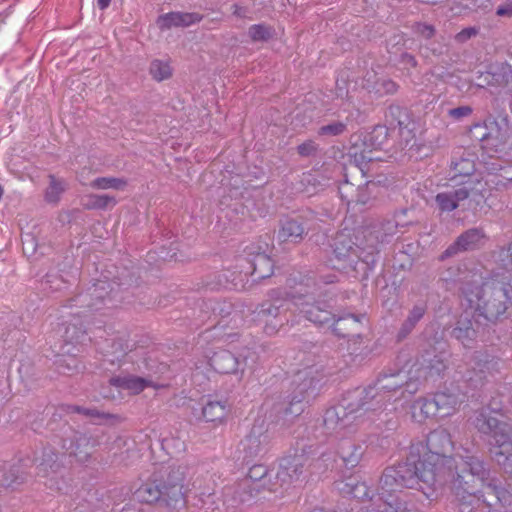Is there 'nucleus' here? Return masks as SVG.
Here are the masks:
<instances>
[{
  "instance_id": "obj_57",
  "label": "nucleus",
  "mask_w": 512,
  "mask_h": 512,
  "mask_svg": "<svg viewBox=\"0 0 512 512\" xmlns=\"http://www.w3.org/2000/svg\"><path fill=\"white\" fill-rule=\"evenodd\" d=\"M337 89L339 90L338 95L342 96V91L345 89V87L340 86L339 80L336 81Z\"/></svg>"
},
{
  "instance_id": "obj_13",
  "label": "nucleus",
  "mask_w": 512,
  "mask_h": 512,
  "mask_svg": "<svg viewBox=\"0 0 512 512\" xmlns=\"http://www.w3.org/2000/svg\"><path fill=\"white\" fill-rule=\"evenodd\" d=\"M451 183L450 190L440 192L435 197V202L441 212H451L459 206L460 202L467 199L479 204L489 194L486 183H476L473 186L471 181L456 182V179H453Z\"/></svg>"
},
{
  "instance_id": "obj_12",
  "label": "nucleus",
  "mask_w": 512,
  "mask_h": 512,
  "mask_svg": "<svg viewBox=\"0 0 512 512\" xmlns=\"http://www.w3.org/2000/svg\"><path fill=\"white\" fill-rule=\"evenodd\" d=\"M323 376L315 366L299 370L293 378L292 390L288 396L287 415H300L305 408V401L312 396L318 388Z\"/></svg>"
},
{
  "instance_id": "obj_22",
  "label": "nucleus",
  "mask_w": 512,
  "mask_h": 512,
  "mask_svg": "<svg viewBox=\"0 0 512 512\" xmlns=\"http://www.w3.org/2000/svg\"><path fill=\"white\" fill-rule=\"evenodd\" d=\"M227 400H208L202 407V416L206 422L222 425L230 412Z\"/></svg>"
},
{
  "instance_id": "obj_44",
  "label": "nucleus",
  "mask_w": 512,
  "mask_h": 512,
  "mask_svg": "<svg viewBox=\"0 0 512 512\" xmlns=\"http://www.w3.org/2000/svg\"><path fill=\"white\" fill-rule=\"evenodd\" d=\"M317 150L318 145L312 140H307L297 147L298 153L303 157L312 156L317 152Z\"/></svg>"
},
{
  "instance_id": "obj_60",
  "label": "nucleus",
  "mask_w": 512,
  "mask_h": 512,
  "mask_svg": "<svg viewBox=\"0 0 512 512\" xmlns=\"http://www.w3.org/2000/svg\"><path fill=\"white\" fill-rule=\"evenodd\" d=\"M333 282H334V279H329V280L327 281V283H333Z\"/></svg>"
},
{
  "instance_id": "obj_29",
  "label": "nucleus",
  "mask_w": 512,
  "mask_h": 512,
  "mask_svg": "<svg viewBox=\"0 0 512 512\" xmlns=\"http://www.w3.org/2000/svg\"><path fill=\"white\" fill-rule=\"evenodd\" d=\"M434 415L438 414L433 399L418 398L411 405V417L418 423Z\"/></svg>"
},
{
  "instance_id": "obj_18",
  "label": "nucleus",
  "mask_w": 512,
  "mask_h": 512,
  "mask_svg": "<svg viewBox=\"0 0 512 512\" xmlns=\"http://www.w3.org/2000/svg\"><path fill=\"white\" fill-rule=\"evenodd\" d=\"M485 239V234L480 228H471L457 237L442 254L441 259L451 257L459 252L479 248Z\"/></svg>"
},
{
  "instance_id": "obj_11",
  "label": "nucleus",
  "mask_w": 512,
  "mask_h": 512,
  "mask_svg": "<svg viewBox=\"0 0 512 512\" xmlns=\"http://www.w3.org/2000/svg\"><path fill=\"white\" fill-rule=\"evenodd\" d=\"M471 137L481 142V147L490 157L502 158L506 155L508 140L512 129L506 118L488 119L483 123L475 124L471 130Z\"/></svg>"
},
{
  "instance_id": "obj_23",
  "label": "nucleus",
  "mask_w": 512,
  "mask_h": 512,
  "mask_svg": "<svg viewBox=\"0 0 512 512\" xmlns=\"http://www.w3.org/2000/svg\"><path fill=\"white\" fill-rule=\"evenodd\" d=\"M447 368V359L444 354L441 353L431 358H424L418 372L425 380L435 381L444 376Z\"/></svg>"
},
{
  "instance_id": "obj_1",
  "label": "nucleus",
  "mask_w": 512,
  "mask_h": 512,
  "mask_svg": "<svg viewBox=\"0 0 512 512\" xmlns=\"http://www.w3.org/2000/svg\"><path fill=\"white\" fill-rule=\"evenodd\" d=\"M421 445H412L405 461L385 469L380 480V492L370 497L358 512H412L404 489L427 490L451 484L459 499L476 495L478 484L487 487L499 500L505 490L490 478L483 461L468 450H454L450 433L442 428L431 431L426 438V451Z\"/></svg>"
},
{
  "instance_id": "obj_24",
  "label": "nucleus",
  "mask_w": 512,
  "mask_h": 512,
  "mask_svg": "<svg viewBox=\"0 0 512 512\" xmlns=\"http://www.w3.org/2000/svg\"><path fill=\"white\" fill-rule=\"evenodd\" d=\"M208 362L211 368L217 373L229 374L237 373L238 358L227 350H219L208 356Z\"/></svg>"
},
{
  "instance_id": "obj_30",
  "label": "nucleus",
  "mask_w": 512,
  "mask_h": 512,
  "mask_svg": "<svg viewBox=\"0 0 512 512\" xmlns=\"http://www.w3.org/2000/svg\"><path fill=\"white\" fill-rule=\"evenodd\" d=\"M353 185L346 182L344 185L339 187V193L341 195L342 200H345L347 202V205L350 206L352 203L356 204H362L365 205L370 200V194L373 192L375 188H377L376 183L374 182H367L365 186L358 188V194L356 196V199H350L348 198V195L344 194V190L352 189Z\"/></svg>"
},
{
  "instance_id": "obj_19",
  "label": "nucleus",
  "mask_w": 512,
  "mask_h": 512,
  "mask_svg": "<svg viewBox=\"0 0 512 512\" xmlns=\"http://www.w3.org/2000/svg\"><path fill=\"white\" fill-rule=\"evenodd\" d=\"M280 307V305L265 302L254 311V320L264 324L263 329L267 335L275 334L284 324V319L280 317Z\"/></svg>"
},
{
  "instance_id": "obj_15",
  "label": "nucleus",
  "mask_w": 512,
  "mask_h": 512,
  "mask_svg": "<svg viewBox=\"0 0 512 512\" xmlns=\"http://www.w3.org/2000/svg\"><path fill=\"white\" fill-rule=\"evenodd\" d=\"M271 437L264 422L255 423L240 443L245 460L264 455L270 447Z\"/></svg>"
},
{
  "instance_id": "obj_43",
  "label": "nucleus",
  "mask_w": 512,
  "mask_h": 512,
  "mask_svg": "<svg viewBox=\"0 0 512 512\" xmlns=\"http://www.w3.org/2000/svg\"><path fill=\"white\" fill-rule=\"evenodd\" d=\"M472 112L473 109L470 106L465 105L450 109L448 111V116L454 120L459 121L465 117L470 116Z\"/></svg>"
},
{
  "instance_id": "obj_26",
  "label": "nucleus",
  "mask_w": 512,
  "mask_h": 512,
  "mask_svg": "<svg viewBox=\"0 0 512 512\" xmlns=\"http://www.w3.org/2000/svg\"><path fill=\"white\" fill-rule=\"evenodd\" d=\"M305 228L295 219L287 218L281 222L277 237L280 242L297 243L302 240Z\"/></svg>"
},
{
  "instance_id": "obj_25",
  "label": "nucleus",
  "mask_w": 512,
  "mask_h": 512,
  "mask_svg": "<svg viewBox=\"0 0 512 512\" xmlns=\"http://www.w3.org/2000/svg\"><path fill=\"white\" fill-rule=\"evenodd\" d=\"M427 312V305L424 302L415 304L408 312L406 319L403 321L398 333L397 339H405L416 327L419 321Z\"/></svg>"
},
{
  "instance_id": "obj_5",
  "label": "nucleus",
  "mask_w": 512,
  "mask_h": 512,
  "mask_svg": "<svg viewBox=\"0 0 512 512\" xmlns=\"http://www.w3.org/2000/svg\"><path fill=\"white\" fill-rule=\"evenodd\" d=\"M186 471L184 466L172 467L165 476L143 483L135 491V499L147 504L160 503L168 508L185 506Z\"/></svg>"
},
{
  "instance_id": "obj_41",
  "label": "nucleus",
  "mask_w": 512,
  "mask_h": 512,
  "mask_svg": "<svg viewBox=\"0 0 512 512\" xmlns=\"http://www.w3.org/2000/svg\"><path fill=\"white\" fill-rule=\"evenodd\" d=\"M346 124L341 121H335L330 124L324 125L319 128L318 134L321 136L330 135V136H338L345 132Z\"/></svg>"
},
{
  "instance_id": "obj_53",
  "label": "nucleus",
  "mask_w": 512,
  "mask_h": 512,
  "mask_svg": "<svg viewBox=\"0 0 512 512\" xmlns=\"http://www.w3.org/2000/svg\"><path fill=\"white\" fill-rule=\"evenodd\" d=\"M496 14L501 17H512V4L507 3L499 6L496 10Z\"/></svg>"
},
{
  "instance_id": "obj_7",
  "label": "nucleus",
  "mask_w": 512,
  "mask_h": 512,
  "mask_svg": "<svg viewBox=\"0 0 512 512\" xmlns=\"http://www.w3.org/2000/svg\"><path fill=\"white\" fill-rule=\"evenodd\" d=\"M94 444L85 435H75L71 439H65L62 445L61 458L51 447L43 449L41 457L36 459V472L38 476L47 477L55 474L63 463V458L68 457L69 464L86 463L93 452Z\"/></svg>"
},
{
  "instance_id": "obj_33",
  "label": "nucleus",
  "mask_w": 512,
  "mask_h": 512,
  "mask_svg": "<svg viewBox=\"0 0 512 512\" xmlns=\"http://www.w3.org/2000/svg\"><path fill=\"white\" fill-rule=\"evenodd\" d=\"M117 203L115 197L107 194H90L86 196L84 206L87 209H106L115 206Z\"/></svg>"
},
{
  "instance_id": "obj_54",
  "label": "nucleus",
  "mask_w": 512,
  "mask_h": 512,
  "mask_svg": "<svg viewBox=\"0 0 512 512\" xmlns=\"http://www.w3.org/2000/svg\"><path fill=\"white\" fill-rule=\"evenodd\" d=\"M96 1H97V6L100 10H106L111 3V0H96Z\"/></svg>"
},
{
  "instance_id": "obj_36",
  "label": "nucleus",
  "mask_w": 512,
  "mask_h": 512,
  "mask_svg": "<svg viewBox=\"0 0 512 512\" xmlns=\"http://www.w3.org/2000/svg\"><path fill=\"white\" fill-rule=\"evenodd\" d=\"M488 76H491L495 82L488 81V84L501 85L502 83H507L512 78V66L508 63H502L496 67L492 68L491 72L487 73Z\"/></svg>"
},
{
  "instance_id": "obj_28",
  "label": "nucleus",
  "mask_w": 512,
  "mask_h": 512,
  "mask_svg": "<svg viewBox=\"0 0 512 512\" xmlns=\"http://www.w3.org/2000/svg\"><path fill=\"white\" fill-rule=\"evenodd\" d=\"M337 489L344 494L355 499L363 500L369 497V487L364 482L358 481L356 478H348L336 483Z\"/></svg>"
},
{
  "instance_id": "obj_3",
  "label": "nucleus",
  "mask_w": 512,
  "mask_h": 512,
  "mask_svg": "<svg viewBox=\"0 0 512 512\" xmlns=\"http://www.w3.org/2000/svg\"><path fill=\"white\" fill-rule=\"evenodd\" d=\"M360 412L354 404L342 400L335 406L328 408L324 414V428L328 435L339 441L337 453L346 467H356L362 458L361 445L350 441L358 430Z\"/></svg>"
},
{
  "instance_id": "obj_20",
  "label": "nucleus",
  "mask_w": 512,
  "mask_h": 512,
  "mask_svg": "<svg viewBox=\"0 0 512 512\" xmlns=\"http://www.w3.org/2000/svg\"><path fill=\"white\" fill-rule=\"evenodd\" d=\"M246 254L252 258L247 259L249 268L245 271V275H256L258 279H265L272 275L274 264L267 254L256 251L254 246L247 247Z\"/></svg>"
},
{
  "instance_id": "obj_6",
  "label": "nucleus",
  "mask_w": 512,
  "mask_h": 512,
  "mask_svg": "<svg viewBox=\"0 0 512 512\" xmlns=\"http://www.w3.org/2000/svg\"><path fill=\"white\" fill-rule=\"evenodd\" d=\"M301 292L302 289L296 293L286 292L284 300L290 301L295 310L314 324L323 325L333 320L332 331L338 337H349L365 317L364 315L346 314L336 318L326 302H315L311 295Z\"/></svg>"
},
{
  "instance_id": "obj_32",
  "label": "nucleus",
  "mask_w": 512,
  "mask_h": 512,
  "mask_svg": "<svg viewBox=\"0 0 512 512\" xmlns=\"http://www.w3.org/2000/svg\"><path fill=\"white\" fill-rule=\"evenodd\" d=\"M452 335L460 341L464 347H470L476 338V331L472 327L470 320H459L452 331Z\"/></svg>"
},
{
  "instance_id": "obj_48",
  "label": "nucleus",
  "mask_w": 512,
  "mask_h": 512,
  "mask_svg": "<svg viewBox=\"0 0 512 512\" xmlns=\"http://www.w3.org/2000/svg\"><path fill=\"white\" fill-rule=\"evenodd\" d=\"M415 31L426 39H430L435 34V29L432 25L423 23H417L415 26Z\"/></svg>"
},
{
  "instance_id": "obj_27",
  "label": "nucleus",
  "mask_w": 512,
  "mask_h": 512,
  "mask_svg": "<svg viewBox=\"0 0 512 512\" xmlns=\"http://www.w3.org/2000/svg\"><path fill=\"white\" fill-rule=\"evenodd\" d=\"M110 384L120 390H127L131 394H138L150 386L151 382L142 377L127 375L112 377Z\"/></svg>"
},
{
  "instance_id": "obj_31",
  "label": "nucleus",
  "mask_w": 512,
  "mask_h": 512,
  "mask_svg": "<svg viewBox=\"0 0 512 512\" xmlns=\"http://www.w3.org/2000/svg\"><path fill=\"white\" fill-rule=\"evenodd\" d=\"M48 179L49 185L44 192V199L47 203L57 204L67 189V183L64 179L58 178L53 174H50Z\"/></svg>"
},
{
  "instance_id": "obj_45",
  "label": "nucleus",
  "mask_w": 512,
  "mask_h": 512,
  "mask_svg": "<svg viewBox=\"0 0 512 512\" xmlns=\"http://www.w3.org/2000/svg\"><path fill=\"white\" fill-rule=\"evenodd\" d=\"M498 259L504 267L510 266L512 268V243L499 250Z\"/></svg>"
},
{
  "instance_id": "obj_37",
  "label": "nucleus",
  "mask_w": 512,
  "mask_h": 512,
  "mask_svg": "<svg viewBox=\"0 0 512 512\" xmlns=\"http://www.w3.org/2000/svg\"><path fill=\"white\" fill-rule=\"evenodd\" d=\"M267 474L268 469L266 466L262 464H257L250 467L247 474L248 478L254 483L260 482V484L254 487L253 489L259 491L260 489L266 488L265 477L267 476Z\"/></svg>"
},
{
  "instance_id": "obj_51",
  "label": "nucleus",
  "mask_w": 512,
  "mask_h": 512,
  "mask_svg": "<svg viewBox=\"0 0 512 512\" xmlns=\"http://www.w3.org/2000/svg\"><path fill=\"white\" fill-rule=\"evenodd\" d=\"M68 360L69 363H66L65 365L64 363L66 360L59 361L58 368L61 372H73L77 368L76 360L74 358H69Z\"/></svg>"
},
{
  "instance_id": "obj_50",
  "label": "nucleus",
  "mask_w": 512,
  "mask_h": 512,
  "mask_svg": "<svg viewBox=\"0 0 512 512\" xmlns=\"http://www.w3.org/2000/svg\"><path fill=\"white\" fill-rule=\"evenodd\" d=\"M400 63L405 67V68H414L416 67L417 65V61L415 59V57L409 53H403L401 55V58H400Z\"/></svg>"
},
{
  "instance_id": "obj_21",
  "label": "nucleus",
  "mask_w": 512,
  "mask_h": 512,
  "mask_svg": "<svg viewBox=\"0 0 512 512\" xmlns=\"http://www.w3.org/2000/svg\"><path fill=\"white\" fill-rule=\"evenodd\" d=\"M201 20L202 16L198 13L169 12L160 15L156 23L160 30H168L172 27H188Z\"/></svg>"
},
{
  "instance_id": "obj_2",
  "label": "nucleus",
  "mask_w": 512,
  "mask_h": 512,
  "mask_svg": "<svg viewBox=\"0 0 512 512\" xmlns=\"http://www.w3.org/2000/svg\"><path fill=\"white\" fill-rule=\"evenodd\" d=\"M458 289L467 306L489 321L502 316L512 302V271L500 268L483 277L469 271L458 279Z\"/></svg>"
},
{
  "instance_id": "obj_42",
  "label": "nucleus",
  "mask_w": 512,
  "mask_h": 512,
  "mask_svg": "<svg viewBox=\"0 0 512 512\" xmlns=\"http://www.w3.org/2000/svg\"><path fill=\"white\" fill-rule=\"evenodd\" d=\"M388 131L384 125H378L373 129L371 140L378 148H382L386 144Z\"/></svg>"
},
{
  "instance_id": "obj_47",
  "label": "nucleus",
  "mask_w": 512,
  "mask_h": 512,
  "mask_svg": "<svg viewBox=\"0 0 512 512\" xmlns=\"http://www.w3.org/2000/svg\"><path fill=\"white\" fill-rule=\"evenodd\" d=\"M397 229V224L394 221H387L383 224L382 230L384 231V234L380 237V242L387 241L388 236H392L395 234V231ZM375 238L379 241V236H375Z\"/></svg>"
},
{
  "instance_id": "obj_4",
  "label": "nucleus",
  "mask_w": 512,
  "mask_h": 512,
  "mask_svg": "<svg viewBox=\"0 0 512 512\" xmlns=\"http://www.w3.org/2000/svg\"><path fill=\"white\" fill-rule=\"evenodd\" d=\"M419 387V381L409 379L404 371L384 372L373 386L363 391L364 396L354 404V408L358 409V412L386 409L393 401V409L397 410L410 400Z\"/></svg>"
},
{
  "instance_id": "obj_38",
  "label": "nucleus",
  "mask_w": 512,
  "mask_h": 512,
  "mask_svg": "<svg viewBox=\"0 0 512 512\" xmlns=\"http://www.w3.org/2000/svg\"><path fill=\"white\" fill-rule=\"evenodd\" d=\"M18 467H11L9 475L5 472L3 467H0V485L10 487L14 484H20L23 481V476L19 475Z\"/></svg>"
},
{
  "instance_id": "obj_8",
  "label": "nucleus",
  "mask_w": 512,
  "mask_h": 512,
  "mask_svg": "<svg viewBox=\"0 0 512 512\" xmlns=\"http://www.w3.org/2000/svg\"><path fill=\"white\" fill-rule=\"evenodd\" d=\"M473 426L483 435L491 437L495 446L500 449L495 453L496 460L505 471L512 473V427L493 416V411L486 407L476 411Z\"/></svg>"
},
{
  "instance_id": "obj_49",
  "label": "nucleus",
  "mask_w": 512,
  "mask_h": 512,
  "mask_svg": "<svg viewBox=\"0 0 512 512\" xmlns=\"http://www.w3.org/2000/svg\"><path fill=\"white\" fill-rule=\"evenodd\" d=\"M80 414H83V415H85L87 417H91V418H105V419L114 418V415H112V414L100 412L97 409H89V408H82V412Z\"/></svg>"
},
{
  "instance_id": "obj_56",
  "label": "nucleus",
  "mask_w": 512,
  "mask_h": 512,
  "mask_svg": "<svg viewBox=\"0 0 512 512\" xmlns=\"http://www.w3.org/2000/svg\"><path fill=\"white\" fill-rule=\"evenodd\" d=\"M241 10H242L241 7H239L238 5H234V14L235 15L241 16L242 15Z\"/></svg>"
},
{
  "instance_id": "obj_17",
  "label": "nucleus",
  "mask_w": 512,
  "mask_h": 512,
  "mask_svg": "<svg viewBox=\"0 0 512 512\" xmlns=\"http://www.w3.org/2000/svg\"><path fill=\"white\" fill-rule=\"evenodd\" d=\"M432 399L437 414L440 417H447L458 411L464 401V395L458 388H445L436 392Z\"/></svg>"
},
{
  "instance_id": "obj_46",
  "label": "nucleus",
  "mask_w": 512,
  "mask_h": 512,
  "mask_svg": "<svg viewBox=\"0 0 512 512\" xmlns=\"http://www.w3.org/2000/svg\"><path fill=\"white\" fill-rule=\"evenodd\" d=\"M162 445L165 449L175 448L173 453H181L185 451V443L177 438H166L163 440Z\"/></svg>"
},
{
  "instance_id": "obj_39",
  "label": "nucleus",
  "mask_w": 512,
  "mask_h": 512,
  "mask_svg": "<svg viewBox=\"0 0 512 512\" xmlns=\"http://www.w3.org/2000/svg\"><path fill=\"white\" fill-rule=\"evenodd\" d=\"M371 91H374L378 96L387 94H394L398 90V85L390 79H379L373 87H368Z\"/></svg>"
},
{
  "instance_id": "obj_16",
  "label": "nucleus",
  "mask_w": 512,
  "mask_h": 512,
  "mask_svg": "<svg viewBox=\"0 0 512 512\" xmlns=\"http://www.w3.org/2000/svg\"><path fill=\"white\" fill-rule=\"evenodd\" d=\"M475 164H476V155L469 151H463L461 155L454 156L451 161V169L454 172V175L451 177L450 181L456 179V182H468L471 181L473 186L476 183H486L488 182L484 180L479 174L475 173Z\"/></svg>"
},
{
  "instance_id": "obj_9",
  "label": "nucleus",
  "mask_w": 512,
  "mask_h": 512,
  "mask_svg": "<svg viewBox=\"0 0 512 512\" xmlns=\"http://www.w3.org/2000/svg\"><path fill=\"white\" fill-rule=\"evenodd\" d=\"M106 286H109L106 281L98 280L93 285L92 291L90 293L79 294L76 298L69 301V308H84V310L71 312L70 315L72 316V319L62 323L63 337L65 342L61 349L62 355L71 354V350L67 346L70 344H78L84 339L86 330L83 329V321L80 320V318L83 316L86 317L87 311H90L93 308L95 310L98 309L95 303H91L92 297H94L96 300L104 299L102 291L106 289Z\"/></svg>"
},
{
  "instance_id": "obj_59",
  "label": "nucleus",
  "mask_w": 512,
  "mask_h": 512,
  "mask_svg": "<svg viewBox=\"0 0 512 512\" xmlns=\"http://www.w3.org/2000/svg\"><path fill=\"white\" fill-rule=\"evenodd\" d=\"M313 512H323V510L322 509H315V510H313Z\"/></svg>"
},
{
  "instance_id": "obj_34",
  "label": "nucleus",
  "mask_w": 512,
  "mask_h": 512,
  "mask_svg": "<svg viewBox=\"0 0 512 512\" xmlns=\"http://www.w3.org/2000/svg\"><path fill=\"white\" fill-rule=\"evenodd\" d=\"M149 72L154 80L160 82L171 77L172 68L168 61L155 59L150 63Z\"/></svg>"
},
{
  "instance_id": "obj_14",
  "label": "nucleus",
  "mask_w": 512,
  "mask_h": 512,
  "mask_svg": "<svg viewBox=\"0 0 512 512\" xmlns=\"http://www.w3.org/2000/svg\"><path fill=\"white\" fill-rule=\"evenodd\" d=\"M309 461L304 449L300 452L296 450L293 454L283 457L276 475L280 487L287 489L291 484L301 480Z\"/></svg>"
},
{
  "instance_id": "obj_10",
  "label": "nucleus",
  "mask_w": 512,
  "mask_h": 512,
  "mask_svg": "<svg viewBox=\"0 0 512 512\" xmlns=\"http://www.w3.org/2000/svg\"><path fill=\"white\" fill-rule=\"evenodd\" d=\"M333 253L338 261V265L334 264V268L338 270H356L359 261L368 266L374 265L378 250L374 244L360 247L353 241L351 230L344 229L337 233L334 238Z\"/></svg>"
},
{
  "instance_id": "obj_35",
  "label": "nucleus",
  "mask_w": 512,
  "mask_h": 512,
  "mask_svg": "<svg viewBox=\"0 0 512 512\" xmlns=\"http://www.w3.org/2000/svg\"><path fill=\"white\" fill-rule=\"evenodd\" d=\"M127 185L125 179L116 177H98L90 183L94 189L106 190L116 189L121 190Z\"/></svg>"
},
{
  "instance_id": "obj_55",
  "label": "nucleus",
  "mask_w": 512,
  "mask_h": 512,
  "mask_svg": "<svg viewBox=\"0 0 512 512\" xmlns=\"http://www.w3.org/2000/svg\"><path fill=\"white\" fill-rule=\"evenodd\" d=\"M82 408L83 407H80V406H77V405H71V406H68L67 411L71 412V413H81L82 412Z\"/></svg>"
},
{
  "instance_id": "obj_58",
  "label": "nucleus",
  "mask_w": 512,
  "mask_h": 512,
  "mask_svg": "<svg viewBox=\"0 0 512 512\" xmlns=\"http://www.w3.org/2000/svg\"><path fill=\"white\" fill-rule=\"evenodd\" d=\"M267 489L271 492H277L278 488L273 484L272 486L267 487Z\"/></svg>"
},
{
  "instance_id": "obj_40",
  "label": "nucleus",
  "mask_w": 512,
  "mask_h": 512,
  "mask_svg": "<svg viewBox=\"0 0 512 512\" xmlns=\"http://www.w3.org/2000/svg\"><path fill=\"white\" fill-rule=\"evenodd\" d=\"M248 34L253 41H267L271 37L270 29L263 24L252 25Z\"/></svg>"
},
{
  "instance_id": "obj_52",
  "label": "nucleus",
  "mask_w": 512,
  "mask_h": 512,
  "mask_svg": "<svg viewBox=\"0 0 512 512\" xmlns=\"http://www.w3.org/2000/svg\"><path fill=\"white\" fill-rule=\"evenodd\" d=\"M477 34V30L473 27L465 28L461 32H459L456 36V39L458 41H465L472 36H475Z\"/></svg>"
}]
</instances>
